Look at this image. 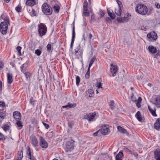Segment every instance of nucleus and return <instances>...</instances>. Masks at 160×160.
I'll return each instance as SVG.
<instances>
[{
    "mask_svg": "<svg viewBox=\"0 0 160 160\" xmlns=\"http://www.w3.org/2000/svg\"><path fill=\"white\" fill-rule=\"evenodd\" d=\"M6 116V110H2L0 111V117L2 119H4Z\"/></svg>",
    "mask_w": 160,
    "mask_h": 160,
    "instance_id": "7c9ffc66",
    "label": "nucleus"
},
{
    "mask_svg": "<svg viewBox=\"0 0 160 160\" xmlns=\"http://www.w3.org/2000/svg\"><path fill=\"white\" fill-rule=\"evenodd\" d=\"M154 128L158 130L160 128V118L157 119L154 124Z\"/></svg>",
    "mask_w": 160,
    "mask_h": 160,
    "instance_id": "b1692460",
    "label": "nucleus"
},
{
    "mask_svg": "<svg viewBox=\"0 0 160 160\" xmlns=\"http://www.w3.org/2000/svg\"><path fill=\"white\" fill-rule=\"evenodd\" d=\"M147 37L149 38L152 39L154 40H155L157 39V35L155 32H150L147 34Z\"/></svg>",
    "mask_w": 160,
    "mask_h": 160,
    "instance_id": "2eb2a0df",
    "label": "nucleus"
},
{
    "mask_svg": "<svg viewBox=\"0 0 160 160\" xmlns=\"http://www.w3.org/2000/svg\"><path fill=\"white\" fill-rule=\"evenodd\" d=\"M41 53L42 52L39 49H37L35 51V54H36L38 56H39L41 54Z\"/></svg>",
    "mask_w": 160,
    "mask_h": 160,
    "instance_id": "37998d69",
    "label": "nucleus"
},
{
    "mask_svg": "<svg viewBox=\"0 0 160 160\" xmlns=\"http://www.w3.org/2000/svg\"><path fill=\"white\" fill-rule=\"evenodd\" d=\"M24 75L27 80L29 79L31 76V74L29 72H26L24 73Z\"/></svg>",
    "mask_w": 160,
    "mask_h": 160,
    "instance_id": "f704fd0d",
    "label": "nucleus"
},
{
    "mask_svg": "<svg viewBox=\"0 0 160 160\" xmlns=\"http://www.w3.org/2000/svg\"><path fill=\"white\" fill-rule=\"evenodd\" d=\"M157 54L156 55L154 56V58H157V56H160V51H157Z\"/></svg>",
    "mask_w": 160,
    "mask_h": 160,
    "instance_id": "680f3d73",
    "label": "nucleus"
},
{
    "mask_svg": "<svg viewBox=\"0 0 160 160\" xmlns=\"http://www.w3.org/2000/svg\"><path fill=\"white\" fill-rule=\"evenodd\" d=\"M76 84L77 86H78L80 81V78L79 77L77 76L76 77Z\"/></svg>",
    "mask_w": 160,
    "mask_h": 160,
    "instance_id": "ea45409f",
    "label": "nucleus"
},
{
    "mask_svg": "<svg viewBox=\"0 0 160 160\" xmlns=\"http://www.w3.org/2000/svg\"><path fill=\"white\" fill-rule=\"evenodd\" d=\"M5 102L3 101H0V107H3L5 106Z\"/></svg>",
    "mask_w": 160,
    "mask_h": 160,
    "instance_id": "6e6d98bb",
    "label": "nucleus"
},
{
    "mask_svg": "<svg viewBox=\"0 0 160 160\" xmlns=\"http://www.w3.org/2000/svg\"><path fill=\"white\" fill-rule=\"evenodd\" d=\"M136 11L138 13L142 15H148V9L145 5L142 4H137L135 8Z\"/></svg>",
    "mask_w": 160,
    "mask_h": 160,
    "instance_id": "f257e3e1",
    "label": "nucleus"
},
{
    "mask_svg": "<svg viewBox=\"0 0 160 160\" xmlns=\"http://www.w3.org/2000/svg\"><path fill=\"white\" fill-rule=\"evenodd\" d=\"M90 68L88 67V71L85 75V77L86 78H88L89 77Z\"/></svg>",
    "mask_w": 160,
    "mask_h": 160,
    "instance_id": "79ce46f5",
    "label": "nucleus"
},
{
    "mask_svg": "<svg viewBox=\"0 0 160 160\" xmlns=\"http://www.w3.org/2000/svg\"><path fill=\"white\" fill-rule=\"evenodd\" d=\"M87 95L90 97H92L93 96L94 91L92 89H89L86 91Z\"/></svg>",
    "mask_w": 160,
    "mask_h": 160,
    "instance_id": "393cba45",
    "label": "nucleus"
},
{
    "mask_svg": "<svg viewBox=\"0 0 160 160\" xmlns=\"http://www.w3.org/2000/svg\"><path fill=\"white\" fill-rule=\"evenodd\" d=\"M32 13L31 15L33 16H35L36 15L35 10L34 9L32 10Z\"/></svg>",
    "mask_w": 160,
    "mask_h": 160,
    "instance_id": "774afa93",
    "label": "nucleus"
},
{
    "mask_svg": "<svg viewBox=\"0 0 160 160\" xmlns=\"http://www.w3.org/2000/svg\"><path fill=\"white\" fill-rule=\"evenodd\" d=\"M3 130L5 132H7L8 131H9L10 129V127L9 126L8 124H5L3 126Z\"/></svg>",
    "mask_w": 160,
    "mask_h": 160,
    "instance_id": "c9c22d12",
    "label": "nucleus"
},
{
    "mask_svg": "<svg viewBox=\"0 0 160 160\" xmlns=\"http://www.w3.org/2000/svg\"><path fill=\"white\" fill-rule=\"evenodd\" d=\"M13 116L14 118L16 121L21 120V115L20 113L19 112H14L13 113Z\"/></svg>",
    "mask_w": 160,
    "mask_h": 160,
    "instance_id": "4468645a",
    "label": "nucleus"
},
{
    "mask_svg": "<svg viewBox=\"0 0 160 160\" xmlns=\"http://www.w3.org/2000/svg\"><path fill=\"white\" fill-rule=\"evenodd\" d=\"M147 29V28L146 27L144 26H142L141 27V29L144 31H146Z\"/></svg>",
    "mask_w": 160,
    "mask_h": 160,
    "instance_id": "69168bd1",
    "label": "nucleus"
},
{
    "mask_svg": "<svg viewBox=\"0 0 160 160\" xmlns=\"http://www.w3.org/2000/svg\"><path fill=\"white\" fill-rule=\"evenodd\" d=\"M15 10L18 12H20L21 11V7L18 5L16 7Z\"/></svg>",
    "mask_w": 160,
    "mask_h": 160,
    "instance_id": "09e8293b",
    "label": "nucleus"
},
{
    "mask_svg": "<svg viewBox=\"0 0 160 160\" xmlns=\"http://www.w3.org/2000/svg\"><path fill=\"white\" fill-rule=\"evenodd\" d=\"M4 67V64L1 61H0V70L2 68Z\"/></svg>",
    "mask_w": 160,
    "mask_h": 160,
    "instance_id": "052dcab7",
    "label": "nucleus"
},
{
    "mask_svg": "<svg viewBox=\"0 0 160 160\" xmlns=\"http://www.w3.org/2000/svg\"><path fill=\"white\" fill-rule=\"evenodd\" d=\"M74 141L71 140L67 142L66 144L65 150L66 152H70L74 149Z\"/></svg>",
    "mask_w": 160,
    "mask_h": 160,
    "instance_id": "39448f33",
    "label": "nucleus"
},
{
    "mask_svg": "<svg viewBox=\"0 0 160 160\" xmlns=\"http://www.w3.org/2000/svg\"><path fill=\"white\" fill-rule=\"evenodd\" d=\"M148 49L149 52L152 54L156 53L157 51L156 48L154 47L153 46H149L148 47Z\"/></svg>",
    "mask_w": 160,
    "mask_h": 160,
    "instance_id": "4be33fe9",
    "label": "nucleus"
},
{
    "mask_svg": "<svg viewBox=\"0 0 160 160\" xmlns=\"http://www.w3.org/2000/svg\"><path fill=\"white\" fill-rule=\"evenodd\" d=\"M155 5V6L158 9L160 8V5L159 3H156Z\"/></svg>",
    "mask_w": 160,
    "mask_h": 160,
    "instance_id": "0e129e2a",
    "label": "nucleus"
},
{
    "mask_svg": "<svg viewBox=\"0 0 160 160\" xmlns=\"http://www.w3.org/2000/svg\"><path fill=\"white\" fill-rule=\"evenodd\" d=\"M42 12L47 15H50L52 12V9L47 3H44L42 6Z\"/></svg>",
    "mask_w": 160,
    "mask_h": 160,
    "instance_id": "7ed1b4c3",
    "label": "nucleus"
},
{
    "mask_svg": "<svg viewBox=\"0 0 160 160\" xmlns=\"http://www.w3.org/2000/svg\"><path fill=\"white\" fill-rule=\"evenodd\" d=\"M131 16L130 14L128 13L123 17L118 18V21L120 23L127 22L131 18Z\"/></svg>",
    "mask_w": 160,
    "mask_h": 160,
    "instance_id": "9d476101",
    "label": "nucleus"
},
{
    "mask_svg": "<svg viewBox=\"0 0 160 160\" xmlns=\"http://www.w3.org/2000/svg\"><path fill=\"white\" fill-rule=\"evenodd\" d=\"M92 37V34L91 33H89L88 36V38L89 39L90 41L91 40Z\"/></svg>",
    "mask_w": 160,
    "mask_h": 160,
    "instance_id": "338daca9",
    "label": "nucleus"
},
{
    "mask_svg": "<svg viewBox=\"0 0 160 160\" xmlns=\"http://www.w3.org/2000/svg\"><path fill=\"white\" fill-rule=\"evenodd\" d=\"M123 157V151L122 150H120L116 155L115 157V160H122Z\"/></svg>",
    "mask_w": 160,
    "mask_h": 160,
    "instance_id": "f3484780",
    "label": "nucleus"
},
{
    "mask_svg": "<svg viewBox=\"0 0 160 160\" xmlns=\"http://www.w3.org/2000/svg\"><path fill=\"white\" fill-rule=\"evenodd\" d=\"M39 144L40 146L43 149H46L48 147V144L47 142L44 139L42 136H39Z\"/></svg>",
    "mask_w": 160,
    "mask_h": 160,
    "instance_id": "1a4fd4ad",
    "label": "nucleus"
},
{
    "mask_svg": "<svg viewBox=\"0 0 160 160\" xmlns=\"http://www.w3.org/2000/svg\"><path fill=\"white\" fill-rule=\"evenodd\" d=\"M118 66L117 65H113L112 64H111L110 71L112 74V76L114 77L116 75V73L118 71Z\"/></svg>",
    "mask_w": 160,
    "mask_h": 160,
    "instance_id": "ddd939ff",
    "label": "nucleus"
},
{
    "mask_svg": "<svg viewBox=\"0 0 160 160\" xmlns=\"http://www.w3.org/2000/svg\"><path fill=\"white\" fill-rule=\"evenodd\" d=\"M47 27L46 25L41 23L38 26V35L41 37L45 35L47 32Z\"/></svg>",
    "mask_w": 160,
    "mask_h": 160,
    "instance_id": "f03ea898",
    "label": "nucleus"
},
{
    "mask_svg": "<svg viewBox=\"0 0 160 160\" xmlns=\"http://www.w3.org/2000/svg\"><path fill=\"white\" fill-rule=\"evenodd\" d=\"M95 19V16L94 14L91 15V22H93Z\"/></svg>",
    "mask_w": 160,
    "mask_h": 160,
    "instance_id": "4d7b16f0",
    "label": "nucleus"
},
{
    "mask_svg": "<svg viewBox=\"0 0 160 160\" xmlns=\"http://www.w3.org/2000/svg\"><path fill=\"white\" fill-rule=\"evenodd\" d=\"M148 110L151 114L154 117L157 116V115L156 113V109H152L149 106H148Z\"/></svg>",
    "mask_w": 160,
    "mask_h": 160,
    "instance_id": "bb28decb",
    "label": "nucleus"
},
{
    "mask_svg": "<svg viewBox=\"0 0 160 160\" xmlns=\"http://www.w3.org/2000/svg\"><path fill=\"white\" fill-rule=\"evenodd\" d=\"M75 27L74 26L72 28V39L75 40Z\"/></svg>",
    "mask_w": 160,
    "mask_h": 160,
    "instance_id": "4c0bfd02",
    "label": "nucleus"
},
{
    "mask_svg": "<svg viewBox=\"0 0 160 160\" xmlns=\"http://www.w3.org/2000/svg\"><path fill=\"white\" fill-rule=\"evenodd\" d=\"M117 129L118 131L120 132L121 133L125 134L127 133V132L126 130L122 128L121 127L118 126L117 127Z\"/></svg>",
    "mask_w": 160,
    "mask_h": 160,
    "instance_id": "c756f323",
    "label": "nucleus"
},
{
    "mask_svg": "<svg viewBox=\"0 0 160 160\" xmlns=\"http://www.w3.org/2000/svg\"><path fill=\"white\" fill-rule=\"evenodd\" d=\"M9 23L6 22H2L0 24V31L3 34H6L7 32V29Z\"/></svg>",
    "mask_w": 160,
    "mask_h": 160,
    "instance_id": "423d86ee",
    "label": "nucleus"
},
{
    "mask_svg": "<svg viewBox=\"0 0 160 160\" xmlns=\"http://www.w3.org/2000/svg\"><path fill=\"white\" fill-rule=\"evenodd\" d=\"M122 10L120 6L118 7L115 9V13L117 15L120 16L121 15Z\"/></svg>",
    "mask_w": 160,
    "mask_h": 160,
    "instance_id": "cd10ccee",
    "label": "nucleus"
},
{
    "mask_svg": "<svg viewBox=\"0 0 160 160\" xmlns=\"http://www.w3.org/2000/svg\"><path fill=\"white\" fill-rule=\"evenodd\" d=\"M96 59V57L95 56H93L90 61V62L88 66V68H90Z\"/></svg>",
    "mask_w": 160,
    "mask_h": 160,
    "instance_id": "473e14b6",
    "label": "nucleus"
},
{
    "mask_svg": "<svg viewBox=\"0 0 160 160\" xmlns=\"http://www.w3.org/2000/svg\"><path fill=\"white\" fill-rule=\"evenodd\" d=\"M142 99L141 97H139L138 100H136V106L138 108H139L141 107V106L140 105L141 102L142 101Z\"/></svg>",
    "mask_w": 160,
    "mask_h": 160,
    "instance_id": "72a5a7b5",
    "label": "nucleus"
},
{
    "mask_svg": "<svg viewBox=\"0 0 160 160\" xmlns=\"http://www.w3.org/2000/svg\"><path fill=\"white\" fill-rule=\"evenodd\" d=\"M114 102L113 100L111 101L110 103V108L112 109H113L114 108Z\"/></svg>",
    "mask_w": 160,
    "mask_h": 160,
    "instance_id": "c03bdc74",
    "label": "nucleus"
},
{
    "mask_svg": "<svg viewBox=\"0 0 160 160\" xmlns=\"http://www.w3.org/2000/svg\"><path fill=\"white\" fill-rule=\"evenodd\" d=\"M32 144L35 148L37 147L38 145V141L36 136H34L31 138Z\"/></svg>",
    "mask_w": 160,
    "mask_h": 160,
    "instance_id": "a211bd4d",
    "label": "nucleus"
},
{
    "mask_svg": "<svg viewBox=\"0 0 160 160\" xmlns=\"http://www.w3.org/2000/svg\"><path fill=\"white\" fill-rule=\"evenodd\" d=\"M101 133L104 135L108 134L110 132L109 126L107 124H102L100 129Z\"/></svg>",
    "mask_w": 160,
    "mask_h": 160,
    "instance_id": "6e6552de",
    "label": "nucleus"
},
{
    "mask_svg": "<svg viewBox=\"0 0 160 160\" xmlns=\"http://www.w3.org/2000/svg\"><path fill=\"white\" fill-rule=\"evenodd\" d=\"M74 54L77 58H79L80 57H82V55L83 50L81 49L80 45L79 44L77 47L74 49Z\"/></svg>",
    "mask_w": 160,
    "mask_h": 160,
    "instance_id": "0eeeda50",
    "label": "nucleus"
},
{
    "mask_svg": "<svg viewBox=\"0 0 160 160\" xmlns=\"http://www.w3.org/2000/svg\"><path fill=\"white\" fill-rule=\"evenodd\" d=\"M27 157L29 160H34V157L33 155H32L31 152L30 148L29 147H28L27 152Z\"/></svg>",
    "mask_w": 160,
    "mask_h": 160,
    "instance_id": "aec40b11",
    "label": "nucleus"
},
{
    "mask_svg": "<svg viewBox=\"0 0 160 160\" xmlns=\"http://www.w3.org/2000/svg\"><path fill=\"white\" fill-rule=\"evenodd\" d=\"M152 103L158 108H160V95L155 97L152 101Z\"/></svg>",
    "mask_w": 160,
    "mask_h": 160,
    "instance_id": "9b49d317",
    "label": "nucleus"
},
{
    "mask_svg": "<svg viewBox=\"0 0 160 160\" xmlns=\"http://www.w3.org/2000/svg\"><path fill=\"white\" fill-rule=\"evenodd\" d=\"M108 15L112 19H114L115 18V15L114 13L109 12Z\"/></svg>",
    "mask_w": 160,
    "mask_h": 160,
    "instance_id": "8fccbe9b",
    "label": "nucleus"
},
{
    "mask_svg": "<svg viewBox=\"0 0 160 160\" xmlns=\"http://www.w3.org/2000/svg\"><path fill=\"white\" fill-rule=\"evenodd\" d=\"M50 1L52 4H54L58 2L57 0H50Z\"/></svg>",
    "mask_w": 160,
    "mask_h": 160,
    "instance_id": "e2e57ef3",
    "label": "nucleus"
},
{
    "mask_svg": "<svg viewBox=\"0 0 160 160\" xmlns=\"http://www.w3.org/2000/svg\"><path fill=\"white\" fill-rule=\"evenodd\" d=\"M1 19L4 21L3 22H6L9 23V18L8 15L6 14H3L1 16Z\"/></svg>",
    "mask_w": 160,
    "mask_h": 160,
    "instance_id": "5701e85b",
    "label": "nucleus"
},
{
    "mask_svg": "<svg viewBox=\"0 0 160 160\" xmlns=\"http://www.w3.org/2000/svg\"><path fill=\"white\" fill-rule=\"evenodd\" d=\"M6 138L5 136L1 132H0V140L3 141Z\"/></svg>",
    "mask_w": 160,
    "mask_h": 160,
    "instance_id": "a18cd8bd",
    "label": "nucleus"
},
{
    "mask_svg": "<svg viewBox=\"0 0 160 160\" xmlns=\"http://www.w3.org/2000/svg\"><path fill=\"white\" fill-rule=\"evenodd\" d=\"M83 15L85 16H88L90 15V13L88 12V10H83Z\"/></svg>",
    "mask_w": 160,
    "mask_h": 160,
    "instance_id": "a19ab883",
    "label": "nucleus"
},
{
    "mask_svg": "<svg viewBox=\"0 0 160 160\" xmlns=\"http://www.w3.org/2000/svg\"><path fill=\"white\" fill-rule=\"evenodd\" d=\"M16 122V124L17 126L18 127H20V128H22L23 125L22 124L20 120H17Z\"/></svg>",
    "mask_w": 160,
    "mask_h": 160,
    "instance_id": "58836bf2",
    "label": "nucleus"
},
{
    "mask_svg": "<svg viewBox=\"0 0 160 160\" xmlns=\"http://www.w3.org/2000/svg\"><path fill=\"white\" fill-rule=\"evenodd\" d=\"M47 50L48 51H50L51 49V45L48 43L47 46Z\"/></svg>",
    "mask_w": 160,
    "mask_h": 160,
    "instance_id": "3c124183",
    "label": "nucleus"
},
{
    "mask_svg": "<svg viewBox=\"0 0 160 160\" xmlns=\"http://www.w3.org/2000/svg\"><path fill=\"white\" fill-rule=\"evenodd\" d=\"M21 49H22V48L20 46H18L17 47V48H16L18 52L20 55H21Z\"/></svg>",
    "mask_w": 160,
    "mask_h": 160,
    "instance_id": "de8ad7c7",
    "label": "nucleus"
},
{
    "mask_svg": "<svg viewBox=\"0 0 160 160\" xmlns=\"http://www.w3.org/2000/svg\"><path fill=\"white\" fill-rule=\"evenodd\" d=\"M53 8L54 12L56 13H58L59 12L60 8V6L57 4H55L53 6Z\"/></svg>",
    "mask_w": 160,
    "mask_h": 160,
    "instance_id": "a878e982",
    "label": "nucleus"
},
{
    "mask_svg": "<svg viewBox=\"0 0 160 160\" xmlns=\"http://www.w3.org/2000/svg\"><path fill=\"white\" fill-rule=\"evenodd\" d=\"M76 104L74 103H73L68 102L67 104L66 105L63 106H62V108H66L67 109H69V108H73L76 107Z\"/></svg>",
    "mask_w": 160,
    "mask_h": 160,
    "instance_id": "6ab92c4d",
    "label": "nucleus"
},
{
    "mask_svg": "<svg viewBox=\"0 0 160 160\" xmlns=\"http://www.w3.org/2000/svg\"><path fill=\"white\" fill-rule=\"evenodd\" d=\"M82 42L83 44L84 45L85 43V34L84 33L83 35V37L82 39Z\"/></svg>",
    "mask_w": 160,
    "mask_h": 160,
    "instance_id": "864d4df0",
    "label": "nucleus"
},
{
    "mask_svg": "<svg viewBox=\"0 0 160 160\" xmlns=\"http://www.w3.org/2000/svg\"><path fill=\"white\" fill-rule=\"evenodd\" d=\"M36 101L34 100L32 97L30 99L29 103L33 105L35 102Z\"/></svg>",
    "mask_w": 160,
    "mask_h": 160,
    "instance_id": "49530a36",
    "label": "nucleus"
},
{
    "mask_svg": "<svg viewBox=\"0 0 160 160\" xmlns=\"http://www.w3.org/2000/svg\"><path fill=\"white\" fill-rule=\"evenodd\" d=\"M83 118L84 119L87 120L89 122L95 121L97 118L95 112L89 114H85L84 115Z\"/></svg>",
    "mask_w": 160,
    "mask_h": 160,
    "instance_id": "20e7f679",
    "label": "nucleus"
},
{
    "mask_svg": "<svg viewBox=\"0 0 160 160\" xmlns=\"http://www.w3.org/2000/svg\"><path fill=\"white\" fill-rule=\"evenodd\" d=\"M75 40L74 39H71V42L70 44V48L72 49L73 48L74 42Z\"/></svg>",
    "mask_w": 160,
    "mask_h": 160,
    "instance_id": "13d9d810",
    "label": "nucleus"
},
{
    "mask_svg": "<svg viewBox=\"0 0 160 160\" xmlns=\"http://www.w3.org/2000/svg\"><path fill=\"white\" fill-rule=\"evenodd\" d=\"M42 123L46 129H48L49 128V125L48 124L45 123L43 122H42Z\"/></svg>",
    "mask_w": 160,
    "mask_h": 160,
    "instance_id": "603ef678",
    "label": "nucleus"
},
{
    "mask_svg": "<svg viewBox=\"0 0 160 160\" xmlns=\"http://www.w3.org/2000/svg\"><path fill=\"white\" fill-rule=\"evenodd\" d=\"M102 83L100 82H98L96 84V86L98 88H102Z\"/></svg>",
    "mask_w": 160,
    "mask_h": 160,
    "instance_id": "5fc2aeb1",
    "label": "nucleus"
},
{
    "mask_svg": "<svg viewBox=\"0 0 160 160\" xmlns=\"http://www.w3.org/2000/svg\"><path fill=\"white\" fill-rule=\"evenodd\" d=\"M154 158L156 160H160V150L157 149L154 152Z\"/></svg>",
    "mask_w": 160,
    "mask_h": 160,
    "instance_id": "dca6fc26",
    "label": "nucleus"
},
{
    "mask_svg": "<svg viewBox=\"0 0 160 160\" xmlns=\"http://www.w3.org/2000/svg\"><path fill=\"white\" fill-rule=\"evenodd\" d=\"M23 157V150H21L18 153L16 160H21Z\"/></svg>",
    "mask_w": 160,
    "mask_h": 160,
    "instance_id": "c85d7f7f",
    "label": "nucleus"
},
{
    "mask_svg": "<svg viewBox=\"0 0 160 160\" xmlns=\"http://www.w3.org/2000/svg\"><path fill=\"white\" fill-rule=\"evenodd\" d=\"M2 81L0 80V93H1L2 92Z\"/></svg>",
    "mask_w": 160,
    "mask_h": 160,
    "instance_id": "bf43d9fd",
    "label": "nucleus"
},
{
    "mask_svg": "<svg viewBox=\"0 0 160 160\" xmlns=\"http://www.w3.org/2000/svg\"><path fill=\"white\" fill-rule=\"evenodd\" d=\"M7 77L8 82L10 84H11L13 81L12 74L10 72L8 73L7 74Z\"/></svg>",
    "mask_w": 160,
    "mask_h": 160,
    "instance_id": "412c9836",
    "label": "nucleus"
},
{
    "mask_svg": "<svg viewBox=\"0 0 160 160\" xmlns=\"http://www.w3.org/2000/svg\"><path fill=\"white\" fill-rule=\"evenodd\" d=\"M135 117L140 122L142 121V118L140 112L139 111H138L135 114Z\"/></svg>",
    "mask_w": 160,
    "mask_h": 160,
    "instance_id": "2f4dec72",
    "label": "nucleus"
},
{
    "mask_svg": "<svg viewBox=\"0 0 160 160\" xmlns=\"http://www.w3.org/2000/svg\"><path fill=\"white\" fill-rule=\"evenodd\" d=\"M88 4L87 1H85L83 5V10H88Z\"/></svg>",
    "mask_w": 160,
    "mask_h": 160,
    "instance_id": "e433bc0d",
    "label": "nucleus"
},
{
    "mask_svg": "<svg viewBox=\"0 0 160 160\" xmlns=\"http://www.w3.org/2000/svg\"><path fill=\"white\" fill-rule=\"evenodd\" d=\"M38 4V0H26L25 4L28 7H32Z\"/></svg>",
    "mask_w": 160,
    "mask_h": 160,
    "instance_id": "f8f14e48",
    "label": "nucleus"
}]
</instances>
